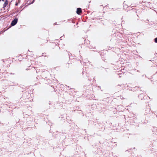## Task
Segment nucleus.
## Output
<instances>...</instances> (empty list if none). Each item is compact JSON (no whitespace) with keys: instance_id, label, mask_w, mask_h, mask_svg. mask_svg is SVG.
Segmentation results:
<instances>
[{"instance_id":"obj_1","label":"nucleus","mask_w":157,"mask_h":157,"mask_svg":"<svg viewBox=\"0 0 157 157\" xmlns=\"http://www.w3.org/2000/svg\"><path fill=\"white\" fill-rule=\"evenodd\" d=\"M18 19L17 18H15L12 21L11 25L12 26L15 25L17 23Z\"/></svg>"},{"instance_id":"obj_2","label":"nucleus","mask_w":157,"mask_h":157,"mask_svg":"<svg viewBox=\"0 0 157 157\" xmlns=\"http://www.w3.org/2000/svg\"><path fill=\"white\" fill-rule=\"evenodd\" d=\"M82 12V10L81 8H78L77 9L76 13L78 14H80Z\"/></svg>"},{"instance_id":"obj_3","label":"nucleus","mask_w":157,"mask_h":157,"mask_svg":"<svg viewBox=\"0 0 157 157\" xmlns=\"http://www.w3.org/2000/svg\"><path fill=\"white\" fill-rule=\"evenodd\" d=\"M8 3V1L7 0L5 2V3L3 5V8H4L6 7V6L7 5Z\"/></svg>"},{"instance_id":"obj_4","label":"nucleus","mask_w":157,"mask_h":157,"mask_svg":"<svg viewBox=\"0 0 157 157\" xmlns=\"http://www.w3.org/2000/svg\"><path fill=\"white\" fill-rule=\"evenodd\" d=\"M155 43H157V37L155 39Z\"/></svg>"},{"instance_id":"obj_5","label":"nucleus","mask_w":157,"mask_h":157,"mask_svg":"<svg viewBox=\"0 0 157 157\" xmlns=\"http://www.w3.org/2000/svg\"><path fill=\"white\" fill-rule=\"evenodd\" d=\"M15 5H16V6H17V3H16V4H15Z\"/></svg>"},{"instance_id":"obj_6","label":"nucleus","mask_w":157,"mask_h":157,"mask_svg":"<svg viewBox=\"0 0 157 157\" xmlns=\"http://www.w3.org/2000/svg\"><path fill=\"white\" fill-rule=\"evenodd\" d=\"M2 1H4V0H2Z\"/></svg>"},{"instance_id":"obj_7","label":"nucleus","mask_w":157,"mask_h":157,"mask_svg":"<svg viewBox=\"0 0 157 157\" xmlns=\"http://www.w3.org/2000/svg\"><path fill=\"white\" fill-rule=\"evenodd\" d=\"M1 1V0H0V2Z\"/></svg>"}]
</instances>
